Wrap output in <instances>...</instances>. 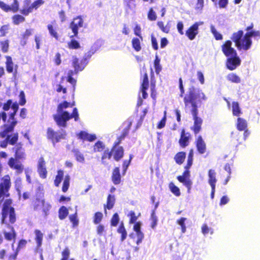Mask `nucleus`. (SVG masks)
Masks as SVG:
<instances>
[{
    "label": "nucleus",
    "instance_id": "a878e982",
    "mask_svg": "<svg viewBox=\"0 0 260 260\" xmlns=\"http://www.w3.org/2000/svg\"><path fill=\"white\" fill-rule=\"evenodd\" d=\"M151 78L150 81V89H151V96L154 100H155L156 97V81L154 79H152L153 76V72L152 69H151Z\"/></svg>",
    "mask_w": 260,
    "mask_h": 260
},
{
    "label": "nucleus",
    "instance_id": "4c0bfd02",
    "mask_svg": "<svg viewBox=\"0 0 260 260\" xmlns=\"http://www.w3.org/2000/svg\"><path fill=\"white\" fill-rule=\"evenodd\" d=\"M64 175L63 171L62 170H59L57 171V174L55 176V178L54 180V184L55 186L58 187L60 183H61Z\"/></svg>",
    "mask_w": 260,
    "mask_h": 260
},
{
    "label": "nucleus",
    "instance_id": "cd10ccee",
    "mask_svg": "<svg viewBox=\"0 0 260 260\" xmlns=\"http://www.w3.org/2000/svg\"><path fill=\"white\" fill-rule=\"evenodd\" d=\"M106 146L104 143L100 140L98 141L95 142L93 146V152H101L106 150Z\"/></svg>",
    "mask_w": 260,
    "mask_h": 260
},
{
    "label": "nucleus",
    "instance_id": "473e14b6",
    "mask_svg": "<svg viewBox=\"0 0 260 260\" xmlns=\"http://www.w3.org/2000/svg\"><path fill=\"white\" fill-rule=\"evenodd\" d=\"M186 157V153L184 151L177 152L174 156V160L176 163L179 165L182 164Z\"/></svg>",
    "mask_w": 260,
    "mask_h": 260
},
{
    "label": "nucleus",
    "instance_id": "e433bc0d",
    "mask_svg": "<svg viewBox=\"0 0 260 260\" xmlns=\"http://www.w3.org/2000/svg\"><path fill=\"white\" fill-rule=\"evenodd\" d=\"M74 106V103H70L66 101H64L58 105L57 108V112H61L62 111H63L64 109H67L69 107H72Z\"/></svg>",
    "mask_w": 260,
    "mask_h": 260
},
{
    "label": "nucleus",
    "instance_id": "393cba45",
    "mask_svg": "<svg viewBox=\"0 0 260 260\" xmlns=\"http://www.w3.org/2000/svg\"><path fill=\"white\" fill-rule=\"evenodd\" d=\"M121 175L120 173V169L119 167H115L112 171L111 175V180L115 185H117L121 182Z\"/></svg>",
    "mask_w": 260,
    "mask_h": 260
},
{
    "label": "nucleus",
    "instance_id": "4be33fe9",
    "mask_svg": "<svg viewBox=\"0 0 260 260\" xmlns=\"http://www.w3.org/2000/svg\"><path fill=\"white\" fill-rule=\"evenodd\" d=\"M190 137V135L189 133H187L185 134L184 129L181 130L180 138L179 140V143L181 147L184 148L189 145Z\"/></svg>",
    "mask_w": 260,
    "mask_h": 260
},
{
    "label": "nucleus",
    "instance_id": "69168bd1",
    "mask_svg": "<svg viewBox=\"0 0 260 260\" xmlns=\"http://www.w3.org/2000/svg\"><path fill=\"white\" fill-rule=\"evenodd\" d=\"M69 116L70 119L74 118L75 121H78L79 119V117L77 109L76 108H74L73 110L72 114L69 113Z\"/></svg>",
    "mask_w": 260,
    "mask_h": 260
},
{
    "label": "nucleus",
    "instance_id": "13d9d810",
    "mask_svg": "<svg viewBox=\"0 0 260 260\" xmlns=\"http://www.w3.org/2000/svg\"><path fill=\"white\" fill-rule=\"evenodd\" d=\"M148 19L150 21H155L156 20L157 16L155 12L152 8H150L147 14Z\"/></svg>",
    "mask_w": 260,
    "mask_h": 260
},
{
    "label": "nucleus",
    "instance_id": "f03ea898",
    "mask_svg": "<svg viewBox=\"0 0 260 260\" xmlns=\"http://www.w3.org/2000/svg\"><path fill=\"white\" fill-rule=\"evenodd\" d=\"M254 23L251 22L247 26L245 30L246 32L243 36V31L239 30L234 32L231 37V40L235 43L238 50L245 51L249 50L252 44L251 38H260V31L253 30Z\"/></svg>",
    "mask_w": 260,
    "mask_h": 260
},
{
    "label": "nucleus",
    "instance_id": "8fccbe9b",
    "mask_svg": "<svg viewBox=\"0 0 260 260\" xmlns=\"http://www.w3.org/2000/svg\"><path fill=\"white\" fill-rule=\"evenodd\" d=\"M0 46L2 51L4 53H7L9 49V41L8 40L0 41Z\"/></svg>",
    "mask_w": 260,
    "mask_h": 260
},
{
    "label": "nucleus",
    "instance_id": "412c9836",
    "mask_svg": "<svg viewBox=\"0 0 260 260\" xmlns=\"http://www.w3.org/2000/svg\"><path fill=\"white\" fill-rule=\"evenodd\" d=\"M199 26V23L195 22L186 31L185 35L190 40L194 39L196 36L198 35Z\"/></svg>",
    "mask_w": 260,
    "mask_h": 260
},
{
    "label": "nucleus",
    "instance_id": "f8f14e48",
    "mask_svg": "<svg viewBox=\"0 0 260 260\" xmlns=\"http://www.w3.org/2000/svg\"><path fill=\"white\" fill-rule=\"evenodd\" d=\"M83 26V20L80 16L74 18L70 24V28L72 30L74 35H72L70 38L77 37L78 34V29L79 28L82 27Z\"/></svg>",
    "mask_w": 260,
    "mask_h": 260
},
{
    "label": "nucleus",
    "instance_id": "09e8293b",
    "mask_svg": "<svg viewBox=\"0 0 260 260\" xmlns=\"http://www.w3.org/2000/svg\"><path fill=\"white\" fill-rule=\"evenodd\" d=\"M70 177L69 175H67L64 179L61 190L63 192H66L70 186Z\"/></svg>",
    "mask_w": 260,
    "mask_h": 260
},
{
    "label": "nucleus",
    "instance_id": "680f3d73",
    "mask_svg": "<svg viewBox=\"0 0 260 260\" xmlns=\"http://www.w3.org/2000/svg\"><path fill=\"white\" fill-rule=\"evenodd\" d=\"M132 159V155H129V158L128 160H124L122 162V168H123V172L122 173L123 175L125 174L126 171L127 170V168L131 163V160Z\"/></svg>",
    "mask_w": 260,
    "mask_h": 260
},
{
    "label": "nucleus",
    "instance_id": "2f4dec72",
    "mask_svg": "<svg viewBox=\"0 0 260 260\" xmlns=\"http://www.w3.org/2000/svg\"><path fill=\"white\" fill-rule=\"evenodd\" d=\"M232 114L234 116L239 117L242 112L238 102H233L232 103Z\"/></svg>",
    "mask_w": 260,
    "mask_h": 260
},
{
    "label": "nucleus",
    "instance_id": "a18cd8bd",
    "mask_svg": "<svg viewBox=\"0 0 260 260\" xmlns=\"http://www.w3.org/2000/svg\"><path fill=\"white\" fill-rule=\"evenodd\" d=\"M68 47L70 49H78L80 48V45L78 41L75 39H71L68 43Z\"/></svg>",
    "mask_w": 260,
    "mask_h": 260
},
{
    "label": "nucleus",
    "instance_id": "603ef678",
    "mask_svg": "<svg viewBox=\"0 0 260 260\" xmlns=\"http://www.w3.org/2000/svg\"><path fill=\"white\" fill-rule=\"evenodd\" d=\"M140 215V213L138 215H136L135 212L134 211H131L127 214V216L129 217V223L132 224L136 222L138 219V216Z\"/></svg>",
    "mask_w": 260,
    "mask_h": 260
},
{
    "label": "nucleus",
    "instance_id": "5701e85b",
    "mask_svg": "<svg viewBox=\"0 0 260 260\" xmlns=\"http://www.w3.org/2000/svg\"><path fill=\"white\" fill-rule=\"evenodd\" d=\"M6 67L7 72L9 73H13L14 76H16L17 74V66H15V69L14 70L12 57L10 56H6Z\"/></svg>",
    "mask_w": 260,
    "mask_h": 260
},
{
    "label": "nucleus",
    "instance_id": "dca6fc26",
    "mask_svg": "<svg viewBox=\"0 0 260 260\" xmlns=\"http://www.w3.org/2000/svg\"><path fill=\"white\" fill-rule=\"evenodd\" d=\"M6 227L10 230L9 232L4 230L3 234L4 236L5 239L9 242L12 241V247H14V243H15L16 237L17 233L13 226H6Z\"/></svg>",
    "mask_w": 260,
    "mask_h": 260
},
{
    "label": "nucleus",
    "instance_id": "20e7f679",
    "mask_svg": "<svg viewBox=\"0 0 260 260\" xmlns=\"http://www.w3.org/2000/svg\"><path fill=\"white\" fill-rule=\"evenodd\" d=\"M44 190L42 186H38L30 203V207L34 211H38L42 209L44 217H46L50 214L51 205L46 203Z\"/></svg>",
    "mask_w": 260,
    "mask_h": 260
},
{
    "label": "nucleus",
    "instance_id": "6ab92c4d",
    "mask_svg": "<svg viewBox=\"0 0 260 260\" xmlns=\"http://www.w3.org/2000/svg\"><path fill=\"white\" fill-rule=\"evenodd\" d=\"M12 150L15 153L14 158L22 160L25 159V154L21 143H16Z\"/></svg>",
    "mask_w": 260,
    "mask_h": 260
},
{
    "label": "nucleus",
    "instance_id": "79ce46f5",
    "mask_svg": "<svg viewBox=\"0 0 260 260\" xmlns=\"http://www.w3.org/2000/svg\"><path fill=\"white\" fill-rule=\"evenodd\" d=\"M193 159V149H191L189 150V153L187 156V163L184 167L187 168H190L192 163Z\"/></svg>",
    "mask_w": 260,
    "mask_h": 260
},
{
    "label": "nucleus",
    "instance_id": "f3484780",
    "mask_svg": "<svg viewBox=\"0 0 260 260\" xmlns=\"http://www.w3.org/2000/svg\"><path fill=\"white\" fill-rule=\"evenodd\" d=\"M195 145L199 154H203L207 152L206 144L201 135L196 139Z\"/></svg>",
    "mask_w": 260,
    "mask_h": 260
},
{
    "label": "nucleus",
    "instance_id": "39448f33",
    "mask_svg": "<svg viewBox=\"0 0 260 260\" xmlns=\"http://www.w3.org/2000/svg\"><path fill=\"white\" fill-rule=\"evenodd\" d=\"M124 154V149L122 146L113 144L110 150L107 148L102 154L101 164L109 169L112 157L115 161L118 162L123 157Z\"/></svg>",
    "mask_w": 260,
    "mask_h": 260
},
{
    "label": "nucleus",
    "instance_id": "58836bf2",
    "mask_svg": "<svg viewBox=\"0 0 260 260\" xmlns=\"http://www.w3.org/2000/svg\"><path fill=\"white\" fill-rule=\"evenodd\" d=\"M69 214V211L68 208L62 206L60 207L58 210V217L60 220L65 219Z\"/></svg>",
    "mask_w": 260,
    "mask_h": 260
},
{
    "label": "nucleus",
    "instance_id": "2eb2a0df",
    "mask_svg": "<svg viewBox=\"0 0 260 260\" xmlns=\"http://www.w3.org/2000/svg\"><path fill=\"white\" fill-rule=\"evenodd\" d=\"M44 3L45 1L44 0H36L28 7H23L20 10V13L24 16H27L32 12L33 9H38Z\"/></svg>",
    "mask_w": 260,
    "mask_h": 260
},
{
    "label": "nucleus",
    "instance_id": "c9c22d12",
    "mask_svg": "<svg viewBox=\"0 0 260 260\" xmlns=\"http://www.w3.org/2000/svg\"><path fill=\"white\" fill-rule=\"evenodd\" d=\"M226 78L229 81L232 83H240L241 82L240 77L234 73H231L229 74L226 76Z\"/></svg>",
    "mask_w": 260,
    "mask_h": 260
},
{
    "label": "nucleus",
    "instance_id": "7ed1b4c3",
    "mask_svg": "<svg viewBox=\"0 0 260 260\" xmlns=\"http://www.w3.org/2000/svg\"><path fill=\"white\" fill-rule=\"evenodd\" d=\"M13 200L7 199L0 200L1 212L0 223L6 226H13L16 221V214L15 208L12 206Z\"/></svg>",
    "mask_w": 260,
    "mask_h": 260
},
{
    "label": "nucleus",
    "instance_id": "e2e57ef3",
    "mask_svg": "<svg viewBox=\"0 0 260 260\" xmlns=\"http://www.w3.org/2000/svg\"><path fill=\"white\" fill-rule=\"evenodd\" d=\"M157 25L162 31L165 33H168L170 31V27L167 25H165L162 21H158Z\"/></svg>",
    "mask_w": 260,
    "mask_h": 260
},
{
    "label": "nucleus",
    "instance_id": "c85d7f7f",
    "mask_svg": "<svg viewBox=\"0 0 260 260\" xmlns=\"http://www.w3.org/2000/svg\"><path fill=\"white\" fill-rule=\"evenodd\" d=\"M115 199L113 195L109 194L107 199L106 204L104 205V207L105 211H106V209L111 210L114 207L115 204Z\"/></svg>",
    "mask_w": 260,
    "mask_h": 260
},
{
    "label": "nucleus",
    "instance_id": "864d4df0",
    "mask_svg": "<svg viewBox=\"0 0 260 260\" xmlns=\"http://www.w3.org/2000/svg\"><path fill=\"white\" fill-rule=\"evenodd\" d=\"M150 220H151V227L154 229L155 228L157 223V217L155 215L154 210H152L151 213Z\"/></svg>",
    "mask_w": 260,
    "mask_h": 260
},
{
    "label": "nucleus",
    "instance_id": "052dcab7",
    "mask_svg": "<svg viewBox=\"0 0 260 260\" xmlns=\"http://www.w3.org/2000/svg\"><path fill=\"white\" fill-rule=\"evenodd\" d=\"M167 120V116H166V111L164 112V115L162 119L160 120V121L158 122V123L157 124V128L158 129H161L164 128L166 125Z\"/></svg>",
    "mask_w": 260,
    "mask_h": 260
},
{
    "label": "nucleus",
    "instance_id": "6e6d98bb",
    "mask_svg": "<svg viewBox=\"0 0 260 260\" xmlns=\"http://www.w3.org/2000/svg\"><path fill=\"white\" fill-rule=\"evenodd\" d=\"M61 258L60 260H68L70 257V250L67 247H65L61 252Z\"/></svg>",
    "mask_w": 260,
    "mask_h": 260
},
{
    "label": "nucleus",
    "instance_id": "5fc2aeb1",
    "mask_svg": "<svg viewBox=\"0 0 260 260\" xmlns=\"http://www.w3.org/2000/svg\"><path fill=\"white\" fill-rule=\"evenodd\" d=\"M154 67L155 68L156 73L157 74H159L161 70V67L160 64V59L157 55L155 56V58L154 60Z\"/></svg>",
    "mask_w": 260,
    "mask_h": 260
},
{
    "label": "nucleus",
    "instance_id": "9b49d317",
    "mask_svg": "<svg viewBox=\"0 0 260 260\" xmlns=\"http://www.w3.org/2000/svg\"><path fill=\"white\" fill-rule=\"evenodd\" d=\"M20 159L10 157L8 161L9 167L13 170L15 171L16 175H19L23 173L24 170L23 165L20 162Z\"/></svg>",
    "mask_w": 260,
    "mask_h": 260
},
{
    "label": "nucleus",
    "instance_id": "aec40b11",
    "mask_svg": "<svg viewBox=\"0 0 260 260\" xmlns=\"http://www.w3.org/2000/svg\"><path fill=\"white\" fill-rule=\"evenodd\" d=\"M47 27L51 37L57 41L59 40L60 35L58 32V27L56 21L55 20L52 21L51 23L47 25Z\"/></svg>",
    "mask_w": 260,
    "mask_h": 260
},
{
    "label": "nucleus",
    "instance_id": "3c124183",
    "mask_svg": "<svg viewBox=\"0 0 260 260\" xmlns=\"http://www.w3.org/2000/svg\"><path fill=\"white\" fill-rule=\"evenodd\" d=\"M169 188L171 191L176 197L180 196L181 193L179 188L176 186L173 182L169 184Z\"/></svg>",
    "mask_w": 260,
    "mask_h": 260
},
{
    "label": "nucleus",
    "instance_id": "9d476101",
    "mask_svg": "<svg viewBox=\"0 0 260 260\" xmlns=\"http://www.w3.org/2000/svg\"><path fill=\"white\" fill-rule=\"evenodd\" d=\"M69 112L62 111L57 112V114L53 115V119L57 125L59 126L65 127L67 126V122L70 120Z\"/></svg>",
    "mask_w": 260,
    "mask_h": 260
},
{
    "label": "nucleus",
    "instance_id": "bb28decb",
    "mask_svg": "<svg viewBox=\"0 0 260 260\" xmlns=\"http://www.w3.org/2000/svg\"><path fill=\"white\" fill-rule=\"evenodd\" d=\"M131 125V123H130L127 127L125 128L123 130L121 135L117 137L116 140L113 143V144L120 145V144L121 143L122 141L124 140L125 137L128 135Z\"/></svg>",
    "mask_w": 260,
    "mask_h": 260
},
{
    "label": "nucleus",
    "instance_id": "a19ab883",
    "mask_svg": "<svg viewBox=\"0 0 260 260\" xmlns=\"http://www.w3.org/2000/svg\"><path fill=\"white\" fill-rule=\"evenodd\" d=\"M12 22L15 25H18L20 23L23 22L25 21V18L23 16L19 14H16L12 17Z\"/></svg>",
    "mask_w": 260,
    "mask_h": 260
},
{
    "label": "nucleus",
    "instance_id": "7c9ffc66",
    "mask_svg": "<svg viewBox=\"0 0 260 260\" xmlns=\"http://www.w3.org/2000/svg\"><path fill=\"white\" fill-rule=\"evenodd\" d=\"M209 177L208 183L211 186H215L217 180L216 179V172L214 170L210 169L208 172Z\"/></svg>",
    "mask_w": 260,
    "mask_h": 260
},
{
    "label": "nucleus",
    "instance_id": "6e6552de",
    "mask_svg": "<svg viewBox=\"0 0 260 260\" xmlns=\"http://www.w3.org/2000/svg\"><path fill=\"white\" fill-rule=\"evenodd\" d=\"M66 136V133L64 131H55L51 127L47 129L46 137L47 139L50 140L53 144L60 142L61 140L64 139Z\"/></svg>",
    "mask_w": 260,
    "mask_h": 260
},
{
    "label": "nucleus",
    "instance_id": "de8ad7c7",
    "mask_svg": "<svg viewBox=\"0 0 260 260\" xmlns=\"http://www.w3.org/2000/svg\"><path fill=\"white\" fill-rule=\"evenodd\" d=\"M69 218L72 223L73 228H75L78 226L79 224V220L78 219L77 213L76 212L74 214H71Z\"/></svg>",
    "mask_w": 260,
    "mask_h": 260
},
{
    "label": "nucleus",
    "instance_id": "0eeeda50",
    "mask_svg": "<svg viewBox=\"0 0 260 260\" xmlns=\"http://www.w3.org/2000/svg\"><path fill=\"white\" fill-rule=\"evenodd\" d=\"M11 186V178L9 175H6L1 179L0 182V200L10 199L9 190Z\"/></svg>",
    "mask_w": 260,
    "mask_h": 260
},
{
    "label": "nucleus",
    "instance_id": "0e129e2a",
    "mask_svg": "<svg viewBox=\"0 0 260 260\" xmlns=\"http://www.w3.org/2000/svg\"><path fill=\"white\" fill-rule=\"evenodd\" d=\"M186 220V218L181 217L177 221V223L181 226V231L183 233L186 231V226L185 224V221Z\"/></svg>",
    "mask_w": 260,
    "mask_h": 260
},
{
    "label": "nucleus",
    "instance_id": "4468645a",
    "mask_svg": "<svg viewBox=\"0 0 260 260\" xmlns=\"http://www.w3.org/2000/svg\"><path fill=\"white\" fill-rule=\"evenodd\" d=\"M232 43L230 40H227L221 46V50L224 55L227 57L236 56L237 54L236 50L232 47Z\"/></svg>",
    "mask_w": 260,
    "mask_h": 260
},
{
    "label": "nucleus",
    "instance_id": "49530a36",
    "mask_svg": "<svg viewBox=\"0 0 260 260\" xmlns=\"http://www.w3.org/2000/svg\"><path fill=\"white\" fill-rule=\"evenodd\" d=\"M35 233L36 234L35 240L36 241L37 246L38 247H40L42 245L43 237V234L39 230H36L35 231Z\"/></svg>",
    "mask_w": 260,
    "mask_h": 260
},
{
    "label": "nucleus",
    "instance_id": "774afa93",
    "mask_svg": "<svg viewBox=\"0 0 260 260\" xmlns=\"http://www.w3.org/2000/svg\"><path fill=\"white\" fill-rule=\"evenodd\" d=\"M37 171L41 178L45 179L47 177V171L46 168H38Z\"/></svg>",
    "mask_w": 260,
    "mask_h": 260
},
{
    "label": "nucleus",
    "instance_id": "37998d69",
    "mask_svg": "<svg viewBox=\"0 0 260 260\" xmlns=\"http://www.w3.org/2000/svg\"><path fill=\"white\" fill-rule=\"evenodd\" d=\"M117 232L121 234L120 240L123 241L127 237V232L122 223L119 225Z\"/></svg>",
    "mask_w": 260,
    "mask_h": 260
},
{
    "label": "nucleus",
    "instance_id": "bf43d9fd",
    "mask_svg": "<svg viewBox=\"0 0 260 260\" xmlns=\"http://www.w3.org/2000/svg\"><path fill=\"white\" fill-rule=\"evenodd\" d=\"M34 40L36 43V49H40L41 45L42 43V37L41 35H36L34 37Z\"/></svg>",
    "mask_w": 260,
    "mask_h": 260
},
{
    "label": "nucleus",
    "instance_id": "c756f323",
    "mask_svg": "<svg viewBox=\"0 0 260 260\" xmlns=\"http://www.w3.org/2000/svg\"><path fill=\"white\" fill-rule=\"evenodd\" d=\"M142 72H143V75L141 76V83L140 87H149V80L148 76L147 73V70L145 66L142 68Z\"/></svg>",
    "mask_w": 260,
    "mask_h": 260
},
{
    "label": "nucleus",
    "instance_id": "423d86ee",
    "mask_svg": "<svg viewBox=\"0 0 260 260\" xmlns=\"http://www.w3.org/2000/svg\"><path fill=\"white\" fill-rule=\"evenodd\" d=\"M17 112V111H13L9 115L8 120L9 123H4L2 126V129L0 133L2 136L4 137L6 136L7 133H10L14 131V128L18 123L17 119L15 118Z\"/></svg>",
    "mask_w": 260,
    "mask_h": 260
},
{
    "label": "nucleus",
    "instance_id": "1a4fd4ad",
    "mask_svg": "<svg viewBox=\"0 0 260 260\" xmlns=\"http://www.w3.org/2000/svg\"><path fill=\"white\" fill-rule=\"evenodd\" d=\"M189 169L190 168L184 167L182 175L177 177V180L187 187L188 192H190L192 184L191 180L189 179L190 176Z\"/></svg>",
    "mask_w": 260,
    "mask_h": 260
},
{
    "label": "nucleus",
    "instance_id": "b1692460",
    "mask_svg": "<svg viewBox=\"0 0 260 260\" xmlns=\"http://www.w3.org/2000/svg\"><path fill=\"white\" fill-rule=\"evenodd\" d=\"M72 64L74 69L78 72L82 71L86 66L82 59L79 60L76 56L73 57Z\"/></svg>",
    "mask_w": 260,
    "mask_h": 260
},
{
    "label": "nucleus",
    "instance_id": "72a5a7b5",
    "mask_svg": "<svg viewBox=\"0 0 260 260\" xmlns=\"http://www.w3.org/2000/svg\"><path fill=\"white\" fill-rule=\"evenodd\" d=\"M237 129L239 131L245 130L247 127V121L245 119L238 117L237 118V122L236 124Z\"/></svg>",
    "mask_w": 260,
    "mask_h": 260
},
{
    "label": "nucleus",
    "instance_id": "4d7b16f0",
    "mask_svg": "<svg viewBox=\"0 0 260 260\" xmlns=\"http://www.w3.org/2000/svg\"><path fill=\"white\" fill-rule=\"evenodd\" d=\"M103 214L101 212H96L94 213L93 216V223L94 224H99L103 218Z\"/></svg>",
    "mask_w": 260,
    "mask_h": 260
},
{
    "label": "nucleus",
    "instance_id": "a211bd4d",
    "mask_svg": "<svg viewBox=\"0 0 260 260\" xmlns=\"http://www.w3.org/2000/svg\"><path fill=\"white\" fill-rule=\"evenodd\" d=\"M0 8L6 12L12 11L13 13H16L19 10V4L17 0H14L13 4L10 6L6 4L4 2L0 1Z\"/></svg>",
    "mask_w": 260,
    "mask_h": 260
},
{
    "label": "nucleus",
    "instance_id": "f257e3e1",
    "mask_svg": "<svg viewBox=\"0 0 260 260\" xmlns=\"http://www.w3.org/2000/svg\"><path fill=\"white\" fill-rule=\"evenodd\" d=\"M207 99V96L202 90L196 88L193 86H191L188 88L187 93L183 99L185 111H190L193 117V124L190 129L195 135L201 132L203 124V120L198 116V104L201 103Z\"/></svg>",
    "mask_w": 260,
    "mask_h": 260
},
{
    "label": "nucleus",
    "instance_id": "ea45409f",
    "mask_svg": "<svg viewBox=\"0 0 260 260\" xmlns=\"http://www.w3.org/2000/svg\"><path fill=\"white\" fill-rule=\"evenodd\" d=\"M141 40L137 38H134L132 40V47L137 52L141 50Z\"/></svg>",
    "mask_w": 260,
    "mask_h": 260
},
{
    "label": "nucleus",
    "instance_id": "338daca9",
    "mask_svg": "<svg viewBox=\"0 0 260 260\" xmlns=\"http://www.w3.org/2000/svg\"><path fill=\"white\" fill-rule=\"evenodd\" d=\"M202 232L204 235H207L209 233L212 234L213 231L212 229L209 228L206 224H203L201 228Z\"/></svg>",
    "mask_w": 260,
    "mask_h": 260
},
{
    "label": "nucleus",
    "instance_id": "c03bdc74",
    "mask_svg": "<svg viewBox=\"0 0 260 260\" xmlns=\"http://www.w3.org/2000/svg\"><path fill=\"white\" fill-rule=\"evenodd\" d=\"M73 152L77 161L81 163L84 162V156L81 152H80L78 150H73Z\"/></svg>",
    "mask_w": 260,
    "mask_h": 260
},
{
    "label": "nucleus",
    "instance_id": "ddd939ff",
    "mask_svg": "<svg viewBox=\"0 0 260 260\" xmlns=\"http://www.w3.org/2000/svg\"><path fill=\"white\" fill-rule=\"evenodd\" d=\"M241 62V60L237 54L236 56H231L226 58L225 66L228 70L233 71L240 65Z\"/></svg>",
    "mask_w": 260,
    "mask_h": 260
},
{
    "label": "nucleus",
    "instance_id": "f704fd0d",
    "mask_svg": "<svg viewBox=\"0 0 260 260\" xmlns=\"http://www.w3.org/2000/svg\"><path fill=\"white\" fill-rule=\"evenodd\" d=\"M96 49L95 48H91L87 52L84 54L83 57L82 59L84 63L86 65L89 60L90 59L91 56L95 53Z\"/></svg>",
    "mask_w": 260,
    "mask_h": 260
}]
</instances>
